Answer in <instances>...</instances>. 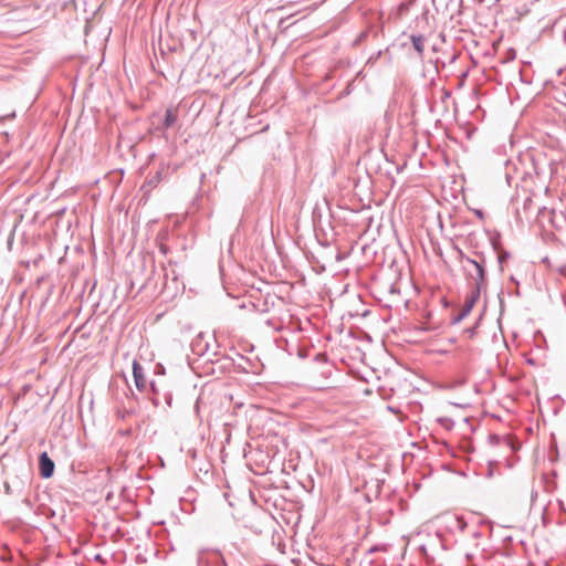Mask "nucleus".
Instances as JSON below:
<instances>
[{
	"label": "nucleus",
	"instance_id": "nucleus-12",
	"mask_svg": "<svg viewBox=\"0 0 566 566\" xmlns=\"http://www.w3.org/2000/svg\"><path fill=\"white\" fill-rule=\"evenodd\" d=\"M506 256H507V254H506V253H502V254H500V255H499V262H500V263H502V262L505 260V258H506Z\"/></svg>",
	"mask_w": 566,
	"mask_h": 566
},
{
	"label": "nucleus",
	"instance_id": "nucleus-15",
	"mask_svg": "<svg viewBox=\"0 0 566 566\" xmlns=\"http://www.w3.org/2000/svg\"><path fill=\"white\" fill-rule=\"evenodd\" d=\"M406 8H407V6L405 3H401L400 9L402 10V9H406Z\"/></svg>",
	"mask_w": 566,
	"mask_h": 566
},
{
	"label": "nucleus",
	"instance_id": "nucleus-16",
	"mask_svg": "<svg viewBox=\"0 0 566 566\" xmlns=\"http://www.w3.org/2000/svg\"><path fill=\"white\" fill-rule=\"evenodd\" d=\"M564 40L566 42V30L564 31Z\"/></svg>",
	"mask_w": 566,
	"mask_h": 566
},
{
	"label": "nucleus",
	"instance_id": "nucleus-9",
	"mask_svg": "<svg viewBox=\"0 0 566 566\" xmlns=\"http://www.w3.org/2000/svg\"><path fill=\"white\" fill-rule=\"evenodd\" d=\"M438 422L447 430H451L454 426V421L449 417H441L438 419Z\"/></svg>",
	"mask_w": 566,
	"mask_h": 566
},
{
	"label": "nucleus",
	"instance_id": "nucleus-6",
	"mask_svg": "<svg viewBox=\"0 0 566 566\" xmlns=\"http://www.w3.org/2000/svg\"><path fill=\"white\" fill-rule=\"evenodd\" d=\"M178 122V112L174 108H167L163 125L159 129H168L174 127Z\"/></svg>",
	"mask_w": 566,
	"mask_h": 566
},
{
	"label": "nucleus",
	"instance_id": "nucleus-1",
	"mask_svg": "<svg viewBox=\"0 0 566 566\" xmlns=\"http://www.w3.org/2000/svg\"><path fill=\"white\" fill-rule=\"evenodd\" d=\"M475 259H471L460 250L458 260L462 265L467 279L472 282L471 290H478L479 293H481L486 284V262L482 253H475Z\"/></svg>",
	"mask_w": 566,
	"mask_h": 566
},
{
	"label": "nucleus",
	"instance_id": "nucleus-7",
	"mask_svg": "<svg viewBox=\"0 0 566 566\" xmlns=\"http://www.w3.org/2000/svg\"><path fill=\"white\" fill-rule=\"evenodd\" d=\"M410 40L412 42L413 49L416 50L419 57L423 56L424 53V36L421 34H411Z\"/></svg>",
	"mask_w": 566,
	"mask_h": 566
},
{
	"label": "nucleus",
	"instance_id": "nucleus-5",
	"mask_svg": "<svg viewBox=\"0 0 566 566\" xmlns=\"http://www.w3.org/2000/svg\"><path fill=\"white\" fill-rule=\"evenodd\" d=\"M133 376L135 380V385L139 391H145L147 388V380L145 378L143 366L134 360L133 363Z\"/></svg>",
	"mask_w": 566,
	"mask_h": 566
},
{
	"label": "nucleus",
	"instance_id": "nucleus-3",
	"mask_svg": "<svg viewBox=\"0 0 566 566\" xmlns=\"http://www.w3.org/2000/svg\"><path fill=\"white\" fill-rule=\"evenodd\" d=\"M489 443L493 447L503 446L509 449L511 452L516 450L515 442L510 436H500L496 433H492L489 436Z\"/></svg>",
	"mask_w": 566,
	"mask_h": 566
},
{
	"label": "nucleus",
	"instance_id": "nucleus-14",
	"mask_svg": "<svg viewBox=\"0 0 566 566\" xmlns=\"http://www.w3.org/2000/svg\"><path fill=\"white\" fill-rule=\"evenodd\" d=\"M207 352H208V345H206V350L205 352H200L199 354L200 355H205V353H207Z\"/></svg>",
	"mask_w": 566,
	"mask_h": 566
},
{
	"label": "nucleus",
	"instance_id": "nucleus-2",
	"mask_svg": "<svg viewBox=\"0 0 566 566\" xmlns=\"http://www.w3.org/2000/svg\"><path fill=\"white\" fill-rule=\"evenodd\" d=\"M480 294L481 293H479L478 290H471V293L469 296L465 297L464 303H463L459 314L453 317V319H452L453 324L460 323L464 317H467L471 313L474 304L476 303V301L480 297Z\"/></svg>",
	"mask_w": 566,
	"mask_h": 566
},
{
	"label": "nucleus",
	"instance_id": "nucleus-10",
	"mask_svg": "<svg viewBox=\"0 0 566 566\" xmlns=\"http://www.w3.org/2000/svg\"><path fill=\"white\" fill-rule=\"evenodd\" d=\"M455 524H457L455 526H457L459 530H461V531H463V530H464V527L467 526V523H465V521L463 520V517H457V518H455Z\"/></svg>",
	"mask_w": 566,
	"mask_h": 566
},
{
	"label": "nucleus",
	"instance_id": "nucleus-8",
	"mask_svg": "<svg viewBox=\"0 0 566 566\" xmlns=\"http://www.w3.org/2000/svg\"><path fill=\"white\" fill-rule=\"evenodd\" d=\"M161 175H163V171H157L155 175L150 176L148 179H147V185L151 188H155L158 186V184L161 181Z\"/></svg>",
	"mask_w": 566,
	"mask_h": 566
},
{
	"label": "nucleus",
	"instance_id": "nucleus-4",
	"mask_svg": "<svg viewBox=\"0 0 566 566\" xmlns=\"http://www.w3.org/2000/svg\"><path fill=\"white\" fill-rule=\"evenodd\" d=\"M40 473L44 479H49L54 473L55 464L53 460L48 455L46 452L40 454L39 458Z\"/></svg>",
	"mask_w": 566,
	"mask_h": 566
},
{
	"label": "nucleus",
	"instance_id": "nucleus-11",
	"mask_svg": "<svg viewBox=\"0 0 566 566\" xmlns=\"http://www.w3.org/2000/svg\"><path fill=\"white\" fill-rule=\"evenodd\" d=\"M3 486H4V492L7 494H12L11 485L8 482H4Z\"/></svg>",
	"mask_w": 566,
	"mask_h": 566
},
{
	"label": "nucleus",
	"instance_id": "nucleus-13",
	"mask_svg": "<svg viewBox=\"0 0 566 566\" xmlns=\"http://www.w3.org/2000/svg\"><path fill=\"white\" fill-rule=\"evenodd\" d=\"M150 388H151L153 392H155V394H156V391H157V390H156V387H155V382H154V381H151V382H150Z\"/></svg>",
	"mask_w": 566,
	"mask_h": 566
}]
</instances>
